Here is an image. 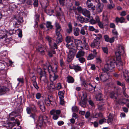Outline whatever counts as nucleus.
Returning a JSON list of instances; mask_svg holds the SVG:
<instances>
[{
  "mask_svg": "<svg viewBox=\"0 0 129 129\" xmlns=\"http://www.w3.org/2000/svg\"><path fill=\"white\" fill-rule=\"evenodd\" d=\"M121 51L118 49L115 52L116 58L112 57L110 58L107 61L103 69V71L105 73H107L108 71L112 72L114 70L115 65L116 64L118 69L121 70L123 68V63L121 61L120 54Z\"/></svg>",
  "mask_w": 129,
  "mask_h": 129,
  "instance_id": "obj_1",
  "label": "nucleus"
},
{
  "mask_svg": "<svg viewBox=\"0 0 129 129\" xmlns=\"http://www.w3.org/2000/svg\"><path fill=\"white\" fill-rule=\"evenodd\" d=\"M49 68L50 70V69L51 71V72L50 71V73H49L50 80L52 81H55L58 77V75L56 74L57 66V65L55 64L53 67L50 66Z\"/></svg>",
  "mask_w": 129,
  "mask_h": 129,
  "instance_id": "obj_2",
  "label": "nucleus"
},
{
  "mask_svg": "<svg viewBox=\"0 0 129 129\" xmlns=\"http://www.w3.org/2000/svg\"><path fill=\"white\" fill-rule=\"evenodd\" d=\"M48 118L45 115H40L39 117L38 121V125L41 127L46 125L48 122Z\"/></svg>",
  "mask_w": 129,
  "mask_h": 129,
  "instance_id": "obj_3",
  "label": "nucleus"
},
{
  "mask_svg": "<svg viewBox=\"0 0 129 129\" xmlns=\"http://www.w3.org/2000/svg\"><path fill=\"white\" fill-rule=\"evenodd\" d=\"M82 100L79 103V104L82 107H85L86 104L87 99L86 93H84L81 97Z\"/></svg>",
  "mask_w": 129,
  "mask_h": 129,
  "instance_id": "obj_4",
  "label": "nucleus"
},
{
  "mask_svg": "<svg viewBox=\"0 0 129 129\" xmlns=\"http://www.w3.org/2000/svg\"><path fill=\"white\" fill-rule=\"evenodd\" d=\"M36 50L37 51L40 52L42 55L45 54L44 50L45 48L44 47L40 44H38V45L36 47Z\"/></svg>",
  "mask_w": 129,
  "mask_h": 129,
  "instance_id": "obj_5",
  "label": "nucleus"
},
{
  "mask_svg": "<svg viewBox=\"0 0 129 129\" xmlns=\"http://www.w3.org/2000/svg\"><path fill=\"white\" fill-rule=\"evenodd\" d=\"M47 73L44 72H40V81H43L44 83H46L47 82Z\"/></svg>",
  "mask_w": 129,
  "mask_h": 129,
  "instance_id": "obj_6",
  "label": "nucleus"
},
{
  "mask_svg": "<svg viewBox=\"0 0 129 129\" xmlns=\"http://www.w3.org/2000/svg\"><path fill=\"white\" fill-rule=\"evenodd\" d=\"M49 64H47V63L46 64H44L43 65V69L41 70L40 69V72H44V73H47V72H48L49 73H50V70L49 66Z\"/></svg>",
  "mask_w": 129,
  "mask_h": 129,
  "instance_id": "obj_7",
  "label": "nucleus"
},
{
  "mask_svg": "<svg viewBox=\"0 0 129 129\" xmlns=\"http://www.w3.org/2000/svg\"><path fill=\"white\" fill-rule=\"evenodd\" d=\"M88 26H85L81 28L80 30V33L82 35L87 36L88 35L87 31Z\"/></svg>",
  "mask_w": 129,
  "mask_h": 129,
  "instance_id": "obj_8",
  "label": "nucleus"
},
{
  "mask_svg": "<svg viewBox=\"0 0 129 129\" xmlns=\"http://www.w3.org/2000/svg\"><path fill=\"white\" fill-rule=\"evenodd\" d=\"M98 3L96 5V10L98 12L100 13L102 11L104 5L100 2L99 0H98Z\"/></svg>",
  "mask_w": 129,
  "mask_h": 129,
  "instance_id": "obj_9",
  "label": "nucleus"
},
{
  "mask_svg": "<svg viewBox=\"0 0 129 129\" xmlns=\"http://www.w3.org/2000/svg\"><path fill=\"white\" fill-rule=\"evenodd\" d=\"M59 11H57L56 13V15L59 17L60 19L63 20L64 19V13L61 11V9L60 8H59Z\"/></svg>",
  "mask_w": 129,
  "mask_h": 129,
  "instance_id": "obj_10",
  "label": "nucleus"
},
{
  "mask_svg": "<svg viewBox=\"0 0 129 129\" xmlns=\"http://www.w3.org/2000/svg\"><path fill=\"white\" fill-rule=\"evenodd\" d=\"M104 38L105 41L107 42H109L110 43H112L114 41L115 37H114L110 38L109 36L107 35L104 36Z\"/></svg>",
  "mask_w": 129,
  "mask_h": 129,
  "instance_id": "obj_11",
  "label": "nucleus"
},
{
  "mask_svg": "<svg viewBox=\"0 0 129 129\" xmlns=\"http://www.w3.org/2000/svg\"><path fill=\"white\" fill-rule=\"evenodd\" d=\"M100 43L98 41H96L94 40L93 42L91 43L90 46L92 47L95 48L97 49L99 48V46Z\"/></svg>",
  "mask_w": 129,
  "mask_h": 129,
  "instance_id": "obj_12",
  "label": "nucleus"
},
{
  "mask_svg": "<svg viewBox=\"0 0 129 129\" xmlns=\"http://www.w3.org/2000/svg\"><path fill=\"white\" fill-rule=\"evenodd\" d=\"M125 19L123 17H121L120 18H119L118 17H116L115 19V22L117 23H122L125 22Z\"/></svg>",
  "mask_w": 129,
  "mask_h": 129,
  "instance_id": "obj_13",
  "label": "nucleus"
},
{
  "mask_svg": "<svg viewBox=\"0 0 129 129\" xmlns=\"http://www.w3.org/2000/svg\"><path fill=\"white\" fill-rule=\"evenodd\" d=\"M109 76L108 74H106L104 75H101L100 77V80L103 82L106 81L108 79Z\"/></svg>",
  "mask_w": 129,
  "mask_h": 129,
  "instance_id": "obj_14",
  "label": "nucleus"
},
{
  "mask_svg": "<svg viewBox=\"0 0 129 129\" xmlns=\"http://www.w3.org/2000/svg\"><path fill=\"white\" fill-rule=\"evenodd\" d=\"M45 39L48 41V42L49 45L51 47H52L53 45V39L51 37L47 36L46 37Z\"/></svg>",
  "mask_w": 129,
  "mask_h": 129,
  "instance_id": "obj_15",
  "label": "nucleus"
},
{
  "mask_svg": "<svg viewBox=\"0 0 129 129\" xmlns=\"http://www.w3.org/2000/svg\"><path fill=\"white\" fill-rule=\"evenodd\" d=\"M82 13L85 16L88 18L90 17V11L86 9H83Z\"/></svg>",
  "mask_w": 129,
  "mask_h": 129,
  "instance_id": "obj_16",
  "label": "nucleus"
},
{
  "mask_svg": "<svg viewBox=\"0 0 129 129\" xmlns=\"http://www.w3.org/2000/svg\"><path fill=\"white\" fill-rule=\"evenodd\" d=\"M85 52L82 50H80L76 54V58L82 57L84 56Z\"/></svg>",
  "mask_w": 129,
  "mask_h": 129,
  "instance_id": "obj_17",
  "label": "nucleus"
},
{
  "mask_svg": "<svg viewBox=\"0 0 129 129\" xmlns=\"http://www.w3.org/2000/svg\"><path fill=\"white\" fill-rule=\"evenodd\" d=\"M15 123H12L11 122H9L7 124H5V125H3V126L7 128H11L15 126Z\"/></svg>",
  "mask_w": 129,
  "mask_h": 129,
  "instance_id": "obj_18",
  "label": "nucleus"
},
{
  "mask_svg": "<svg viewBox=\"0 0 129 129\" xmlns=\"http://www.w3.org/2000/svg\"><path fill=\"white\" fill-rule=\"evenodd\" d=\"M8 89L4 86H0V94L2 95L6 92Z\"/></svg>",
  "mask_w": 129,
  "mask_h": 129,
  "instance_id": "obj_19",
  "label": "nucleus"
},
{
  "mask_svg": "<svg viewBox=\"0 0 129 129\" xmlns=\"http://www.w3.org/2000/svg\"><path fill=\"white\" fill-rule=\"evenodd\" d=\"M54 81H51V82H50V85L48 86V89L51 92H52L54 90L55 88L54 84L53 82Z\"/></svg>",
  "mask_w": 129,
  "mask_h": 129,
  "instance_id": "obj_20",
  "label": "nucleus"
},
{
  "mask_svg": "<svg viewBox=\"0 0 129 129\" xmlns=\"http://www.w3.org/2000/svg\"><path fill=\"white\" fill-rule=\"evenodd\" d=\"M118 94L114 91H112L110 93L109 96L112 99H117L118 96Z\"/></svg>",
  "mask_w": 129,
  "mask_h": 129,
  "instance_id": "obj_21",
  "label": "nucleus"
},
{
  "mask_svg": "<svg viewBox=\"0 0 129 129\" xmlns=\"http://www.w3.org/2000/svg\"><path fill=\"white\" fill-rule=\"evenodd\" d=\"M96 87V86L95 85H93L91 83H89L88 85L87 88V90L89 91H91L93 90H94Z\"/></svg>",
  "mask_w": 129,
  "mask_h": 129,
  "instance_id": "obj_22",
  "label": "nucleus"
},
{
  "mask_svg": "<svg viewBox=\"0 0 129 129\" xmlns=\"http://www.w3.org/2000/svg\"><path fill=\"white\" fill-rule=\"evenodd\" d=\"M57 37L56 39V41L57 43H60L62 41L63 39L62 35H56Z\"/></svg>",
  "mask_w": 129,
  "mask_h": 129,
  "instance_id": "obj_23",
  "label": "nucleus"
},
{
  "mask_svg": "<svg viewBox=\"0 0 129 129\" xmlns=\"http://www.w3.org/2000/svg\"><path fill=\"white\" fill-rule=\"evenodd\" d=\"M124 100L126 101L127 102H129V99L123 98L119 99L117 101V102L120 105H122V104L124 105L125 104V103L124 101Z\"/></svg>",
  "mask_w": 129,
  "mask_h": 129,
  "instance_id": "obj_24",
  "label": "nucleus"
},
{
  "mask_svg": "<svg viewBox=\"0 0 129 129\" xmlns=\"http://www.w3.org/2000/svg\"><path fill=\"white\" fill-rule=\"evenodd\" d=\"M74 55L71 53H69L67 56V61L68 62H70L73 60Z\"/></svg>",
  "mask_w": 129,
  "mask_h": 129,
  "instance_id": "obj_25",
  "label": "nucleus"
},
{
  "mask_svg": "<svg viewBox=\"0 0 129 129\" xmlns=\"http://www.w3.org/2000/svg\"><path fill=\"white\" fill-rule=\"evenodd\" d=\"M74 39L73 36L71 37L69 36H67L65 38L66 42L67 43H69L71 41H72Z\"/></svg>",
  "mask_w": 129,
  "mask_h": 129,
  "instance_id": "obj_26",
  "label": "nucleus"
},
{
  "mask_svg": "<svg viewBox=\"0 0 129 129\" xmlns=\"http://www.w3.org/2000/svg\"><path fill=\"white\" fill-rule=\"evenodd\" d=\"M80 33V30L78 28H75L73 30V34L75 36H78Z\"/></svg>",
  "mask_w": 129,
  "mask_h": 129,
  "instance_id": "obj_27",
  "label": "nucleus"
},
{
  "mask_svg": "<svg viewBox=\"0 0 129 129\" xmlns=\"http://www.w3.org/2000/svg\"><path fill=\"white\" fill-rule=\"evenodd\" d=\"M68 28L67 29V31L68 33H71L72 30V27L71 23L69 22L68 23Z\"/></svg>",
  "mask_w": 129,
  "mask_h": 129,
  "instance_id": "obj_28",
  "label": "nucleus"
},
{
  "mask_svg": "<svg viewBox=\"0 0 129 129\" xmlns=\"http://www.w3.org/2000/svg\"><path fill=\"white\" fill-rule=\"evenodd\" d=\"M67 78V82L69 83H73L74 82V79L72 77L69 76H68Z\"/></svg>",
  "mask_w": 129,
  "mask_h": 129,
  "instance_id": "obj_29",
  "label": "nucleus"
},
{
  "mask_svg": "<svg viewBox=\"0 0 129 129\" xmlns=\"http://www.w3.org/2000/svg\"><path fill=\"white\" fill-rule=\"evenodd\" d=\"M73 69L75 70L76 72L81 71L82 70L81 67L78 65L74 66Z\"/></svg>",
  "mask_w": 129,
  "mask_h": 129,
  "instance_id": "obj_30",
  "label": "nucleus"
},
{
  "mask_svg": "<svg viewBox=\"0 0 129 129\" xmlns=\"http://www.w3.org/2000/svg\"><path fill=\"white\" fill-rule=\"evenodd\" d=\"M103 115L101 113H96L94 115H93V118H98V117L102 118L103 117Z\"/></svg>",
  "mask_w": 129,
  "mask_h": 129,
  "instance_id": "obj_31",
  "label": "nucleus"
},
{
  "mask_svg": "<svg viewBox=\"0 0 129 129\" xmlns=\"http://www.w3.org/2000/svg\"><path fill=\"white\" fill-rule=\"evenodd\" d=\"M102 38V35L101 34H97L96 35V37L95 38L94 40H96V41H98L100 43V40Z\"/></svg>",
  "mask_w": 129,
  "mask_h": 129,
  "instance_id": "obj_32",
  "label": "nucleus"
},
{
  "mask_svg": "<svg viewBox=\"0 0 129 129\" xmlns=\"http://www.w3.org/2000/svg\"><path fill=\"white\" fill-rule=\"evenodd\" d=\"M98 109L101 111L105 110L106 109L104 105H98Z\"/></svg>",
  "mask_w": 129,
  "mask_h": 129,
  "instance_id": "obj_33",
  "label": "nucleus"
},
{
  "mask_svg": "<svg viewBox=\"0 0 129 129\" xmlns=\"http://www.w3.org/2000/svg\"><path fill=\"white\" fill-rule=\"evenodd\" d=\"M46 26L48 29H52L53 26L51 25V23L50 22H47L46 24Z\"/></svg>",
  "mask_w": 129,
  "mask_h": 129,
  "instance_id": "obj_34",
  "label": "nucleus"
},
{
  "mask_svg": "<svg viewBox=\"0 0 129 129\" xmlns=\"http://www.w3.org/2000/svg\"><path fill=\"white\" fill-rule=\"evenodd\" d=\"M95 55L92 54H90L88 56L87 59L88 60H90L94 59Z\"/></svg>",
  "mask_w": 129,
  "mask_h": 129,
  "instance_id": "obj_35",
  "label": "nucleus"
},
{
  "mask_svg": "<svg viewBox=\"0 0 129 129\" xmlns=\"http://www.w3.org/2000/svg\"><path fill=\"white\" fill-rule=\"evenodd\" d=\"M78 20L80 22L82 23L84 21L85 19L82 16L79 15L77 17Z\"/></svg>",
  "mask_w": 129,
  "mask_h": 129,
  "instance_id": "obj_36",
  "label": "nucleus"
},
{
  "mask_svg": "<svg viewBox=\"0 0 129 129\" xmlns=\"http://www.w3.org/2000/svg\"><path fill=\"white\" fill-rule=\"evenodd\" d=\"M55 30L62 29L61 25L58 23L56 22L55 24Z\"/></svg>",
  "mask_w": 129,
  "mask_h": 129,
  "instance_id": "obj_37",
  "label": "nucleus"
},
{
  "mask_svg": "<svg viewBox=\"0 0 129 129\" xmlns=\"http://www.w3.org/2000/svg\"><path fill=\"white\" fill-rule=\"evenodd\" d=\"M112 32L113 35H115V36L114 37L115 39V38H117L118 33L115 28L114 29L112 30Z\"/></svg>",
  "mask_w": 129,
  "mask_h": 129,
  "instance_id": "obj_38",
  "label": "nucleus"
},
{
  "mask_svg": "<svg viewBox=\"0 0 129 129\" xmlns=\"http://www.w3.org/2000/svg\"><path fill=\"white\" fill-rule=\"evenodd\" d=\"M117 84L119 86L122 87V89L123 88H125V84L124 83H121L120 82L117 81H116Z\"/></svg>",
  "mask_w": 129,
  "mask_h": 129,
  "instance_id": "obj_39",
  "label": "nucleus"
},
{
  "mask_svg": "<svg viewBox=\"0 0 129 129\" xmlns=\"http://www.w3.org/2000/svg\"><path fill=\"white\" fill-rule=\"evenodd\" d=\"M58 95L60 99L63 98L64 97V94L62 91H60L58 92Z\"/></svg>",
  "mask_w": 129,
  "mask_h": 129,
  "instance_id": "obj_40",
  "label": "nucleus"
},
{
  "mask_svg": "<svg viewBox=\"0 0 129 129\" xmlns=\"http://www.w3.org/2000/svg\"><path fill=\"white\" fill-rule=\"evenodd\" d=\"M63 32V30L62 29H61L57 30H55V33L56 35H62L61 33Z\"/></svg>",
  "mask_w": 129,
  "mask_h": 129,
  "instance_id": "obj_41",
  "label": "nucleus"
},
{
  "mask_svg": "<svg viewBox=\"0 0 129 129\" xmlns=\"http://www.w3.org/2000/svg\"><path fill=\"white\" fill-rule=\"evenodd\" d=\"M77 58L78 59L79 61L82 63H83L85 61V58L83 57Z\"/></svg>",
  "mask_w": 129,
  "mask_h": 129,
  "instance_id": "obj_42",
  "label": "nucleus"
},
{
  "mask_svg": "<svg viewBox=\"0 0 129 129\" xmlns=\"http://www.w3.org/2000/svg\"><path fill=\"white\" fill-rule=\"evenodd\" d=\"M102 49L104 53L106 54H108V48L107 47H103Z\"/></svg>",
  "mask_w": 129,
  "mask_h": 129,
  "instance_id": "obj_43",
  "label": "nucleus"
},
{
  "mask_svg": "<svg viewBox=\"0 0 129 129\" xmlns=\"http://www.w3.org/2000/svg\"><path fill=\"white\" fill-rule=\"evenodd\" d=\"M18 23L20 24L23 22V18L22 17H19L18 18L16 19Z\"/></svg>",
  "mask_w": 129,
  "mask_h": 129,
  "instance_id": "obj_44",
  "label": "nucleus"
},
{
  "mask_svg": "<svg viewBox=\"0 0 129 129\" xmlns=\"http://www.w3.org/2000/svg\"><path fill=\"white\" fill-rule=\"evenodd\" d=\"M113 118L112 116H109L107 120L108 123H111L113 121Z\"/></svg>",
  "mask_w": 129,
  "mask_h": 129,
  "instance_id": "obj_45",
  "label": "nucleus"
},
{
  "mask_svg": "<svg viewBox=\"0 0 129 129\" xmlns=\"http://www.w3.org/2000/svg\"><path fill=\"white\" fill-rule=\"evenodd\" d=\"M126 89L125 88H123L122 89V92L124 96L126 98H128L129 97L128 96L126 93L125 91Z\"/></svg>",
  "mask_w": 129,
  "mask_h": 129,
  "instance_id": "obj_46",
  "label": "nucleus"
},
{
  "mask_svg": "<svg viewBox=\"0 0 129 129\" xmlns=\"http://www.w3.org/2000/svg\"><path fill=\"white\" fill-rule=\"evenodd\" d=\"M37 104L40 108L44 105L43 102L41 101H38Z\"/></svg>",
  "mask_w": 129,
  "mask_h": 129,
  "instance_id": "obj_47",
  "label": "nucleus"
},
{
  "mask_svg": "<svg viewBox=\"0 0 129 129\" xmlns=\"http://www.w3.org/2000/svg\"><path fill=\"white\" fill-rule=\"evenodd\" d=\"M76 49H70L69 50V53H71V54H72L74 55L75 54L76 52Z\"/></svg>",
  "mask_w": 129,
  "mask_h": 129,
  "instance_id": "obj_48",
  "label": "nucleus"
},
{
  "mask_svg": "<svg viewBox=\"0 0 129 129\" xmlns=\"http://www.w3.org/2000/svg\"><path fill=\"white\" fill-rule=\"evenodd\" d=\"M17 31L18 32V36L20 37H22V30L20 29H18L17 30Z\"/></svg>",
  "mask_w": 129,
  "mask_h": 129,
  "instance_id": "obj_49",
  "label": "nucleus"
},
{
  "mask_svg": "<svg viewBox=\"0 0 129 129\" xmlns=\"http://www.w3.org/2000/svg\"><path fill=\"white\" fill-rule=\"evenodd\" d=\"M33 5L34 7H37L38 6V0H34Z\"/></svg>",
  "mask_w": 129,
  "mask_h": 129,
  "instance_id": "obj_50",
  "label": "nucleus"
},
{
  "mask_svg": "<svg viewBox=\"0 0 129 129\" xmlns=\"http://www.w3.org/2000/svg\"><path fill=\"white\" fill-rule=\"evenodd\" d=\"M86 4L88 8H91L93 6V4L91 2H86Z\"/></svg>",
  "mask_w": 129,
  "mask_h": 129,
  "instance_id": "obj_51",
  "label": "nucleus"
},
{
  "mask_svg": "<svg viewBox=\"0 0 129 129\" xmlns=\"http://www.w3.org/2000/svg\"><path fill=\"white\" fill-rule=\"evenodd\" d=\"M98 24L99 27L101 29H103L104 28V25L102 22L100 21L98 23Z\"/></svg>",
  "mask_w": 129,
  "mask_h": 129,
  "instance_id": "obj_52",
  "label": "nucleus"
},
{
  "mask_svg": "<svg viewBox=\"0 0 129 129\" xmlns=\"http://www.w3.org/2000/svg\"><path fill=\"white\" fill-rule=\"evenodd\" d=\"M31 80L32 83L36 81V77L34 75L31 77Z\"/></svg>",
  "mask_w": 129,
  "mask_h": 129,
  "instance_id": "obj_53",
  "label": "nucleus"
},
{
  "mask_svg": "<svg viewBox=\"0 0 129 129\" xmlns=\"http://www.w3.org/2000/svg\"><path fill=\"white\" fill-rule=\"evenodd\" d=\"M72 111L74 112H77L78 110V108L76 106H75L72 107Z\"/></svg>",
  "mask_w": 129,
  "mask_h": 129,
  "instance_id": "obj_54",
  "label": "nucleus"
},
{
  "mask_svg": "<svg viewBox=\"0 0 129 129\" xmlns=\"http://www.w3.org/2000/svg\"><path fill=\"white\" fill-rule=\"evenodd\" d=\"M16 30H14V29L10 30H9V33L10 35L15 34L17 31Z\"/></svg>",
  "mask_w": 129,
  "mask_h": 129,
  "instance_id": "obj_55",
  "label": "nucleus"
},
{
  "mask_svg": "<svg viewBox=\"0 0 129 129\" xmlns=\"http://www.w3.org/2000/svg\"><path fill=\"white\" fill-rule=\"evenodd\" d=\"M106 120L105 118H103L100 120L99 122V123L100 124H102L104 122H106Z\"/></svg>",
  "mask_w": 129,
  "mask_h": 129,
  "instance_id": "obj_56",
  "label": "nucleus"
},
{
  "mask_svg": "<svg viewBox=\"0 0 129 129\" xmlns=\"http://www.w3.org/2000/svg\"><path fill=\"white\" fill-rule=\"evenodd\" d=\"M89 22L90 24H94L96 23L95 21V20H94L93 18L90 19Z\"/></svg>",
  "mask_w": 129,
  "mask_h": 129,
  "instance_id": "obj_57",
  "label": "nucleus"
},
{
  "mask_svg": "<svg viewBox=\"0 0 129 129\" xmlns=\"http://www.w3.org/2000/svg\"><path fill=\"white\" fill-rule=\"evenodd\" d=\"M33 84L34 87L35 88H36L37 90L39 89V87L38 86L36 82H33Z\"/></svg>",
  "mask_w": 129,
  "mask_h": 129,
  "instance_id": "obj_58",
  "label": "nucleus"
},
{
  "mask_svg": "<svg viewBox=\"0 0 129 129\" xmlns=\"http://www.w3.org/2000/svg\"><path fill=\"white\" fill-rule=\"evenodd\" d=\"M46 12L47 13H48V14L50 15H51L54 12V11L53 10H47L46 11Z\"/></svg>",
  "mask_w": 129,
  "mask_h": 129,
  "instance_id": "obj_59",
  "label": "nucleus"
},
{
  "mask_svg": "<svg viewBox=\"0 0 129 129\" xmlns=\"http://www.w3.org/2000/svg\"><path fill=\"white\" fill-rule=\"evenodd\" d=\"M34 1V0H27L26 3L28 5H31Z\"/></svg>",
  "mask_w": 129,
  "mask_h": 129,
  "instance_id": "obj_60",
  "label": "nucleus"
},
{
  "mask_svg": "<svg viewBox=\"0 0 129 129\" xmlns=\"http://www.w3.org/2000/svg\"><path fill=\"white\" fill-rule=\"evenodd\" d=\"M59 117V116L58 115L55 114L53 115V118L54 120H56L58 119Z\"/></svg>",
  "mask_w": 129,
  "mask_h": 129,
  "instance_id": "obj_61",
  "label": "nucleus"
},
{
  "mask_svg": "<svg viewBox=\"0 0 129 129\" xmlns=\"http://www.w3.org/2000/svg\"><path fill=\"white\" fill-rule=\"evenodd\" d=\"M90 115V113L89 111H87L85 114V117L87 118H88Z\"/></svg>",
  "mask_w": 129,
  "mask_h": 129,
  "instance_id": "obj_62",
  "label": "nucleus"
},
{
  "mask_svg": "<svg viewBox=\"0 0 129 129\" xmlns=\"http://www.w3.org/2000/svg\"><path fill=\"white\" fill-rule=\"evenodd\" d=\"M83 47L86 50H88L89 49V46L88 44L87 43H84Z\"/></svg>",
  "mask_w": 129,
  "mask_h": 129,
  "instance_id": "obj_63",
  "label": "nucleus"
},
{
  "mask_svg": "<svg viewBox=\"0 0 129 129\" xmlns=\"http://www.w3.org/2000/svg\"><path fill=\"white\" fill-rule=\"evenodd\" d=\"M51 102L52 101L50 100L49 98H48L47 100H46L45 101V103L47 105V104L49 105L50 104Z\"/></svg>",
  "mask_w": 129,
  "mask_h": 129,
  "instance_id": "obj_64",
  "label": "nucleus"
}]
</instances>
